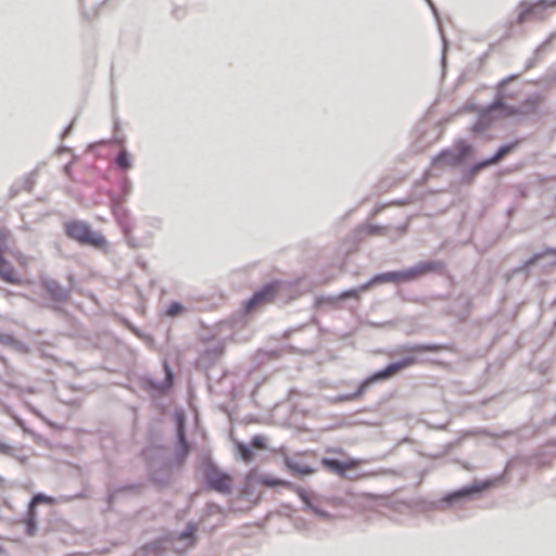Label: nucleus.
<instances>
[{
    "instance_id": "4",
    "label": "nucleus",
    "mask_w": 556,
    "mask_h": 556,
    "mask_svg": "<svg viewBox=\"0 0 556 556\" xmlns=\"http://www.w3.org/2000/svg\"><path fill=\"white\" fill-rule=\"evenodd\" d=\"M231 476L216 468H208L206 471L207 486L222 494H230L232 491Z\"/></svg>"
},
{
    "instance_id": "10",
    "label": "nucleus",
    "mask_w": 556,
    "mask_h": 556,
    "mask_svg": "<svg viewBox=\"0 0 556 556\" xmlns=\"http://www.w3.org/2000/svg\"><path fill=\"white\" fill-rule=\"evenodd\" d=\"M45 287L52 296V299L56 301H63L67 298L68 292L65 288L59 285L55 280H47L45 281Z\"/></svg>"
},
{
    "instance_id": "19",
    "label": "nucleus",
    "mask_w": 556,
    "mask_h": 556,
    "mask_svg": "<svg viewBox=\"0 0 556 556\" xmlns=\"http://www.w3.org/2000/svg\"><path fill=\"white\" fill-rule=\"evenodd\" d=\"M0 343L3 345H10L14 346L18 350L24 349V344L16 340L12 334L10 333H0Z\"/></svg>"
},
{
    "instance_id": "35",
    "label": "nucleus",
    "mask_w": 556,
    "mask_h": 556,
    "mask_svg": "<svg viewBox=\"0 0 556 556\" xmlns=\"http://www.w3.org/2000/svg\"><path fill=\"white\" fill-rule=\"evenodd\" d=\"M377 230H378V227H375V226H370V227H368V232H370V233H374V232H376Z\"/></svg>"
},
{
    "instance_id": "8",
    "label": "nucleus",
    "mask_w": 556,
    "mask_h": 556,
    "mask_svg": "<svg viewBox=\"0 0 556 556\" xmlns=\"http://www.w3.org/2000/svg\"><path fill=\"white\" fill-rule=\"evenodd\" d=\"M435 268H437V264L435 263H431V262L418 263V264L414 265L413 267L407 268V269L404 270L405 281L414 280L417 277H419L420 275H422L425 273L432 271Z\"/></svg>"
},
{
    "instance_id": "28",
    "label": "nucleus",
    "mask_w": 556,
    "mask_h": 556,
    "mask_svg": "<svg viewBox=\"0 0 556 556\" xmlns=\"http://www.w3.org/2000/svg\"><path fill=\"white\" fill-rule=\"evenodd\" d=\"M533 10H534V9H533V8H531L529 4H522V5H521V11H520V13H519V15H518V21H519V22H522V21L526 18V16H527L528 14H530Z\"/></svg>"
},
{
    "instance_id": "22",
    "label": "nucleus",
    "mask_w": 556,
    "mask_h": 556,
    "mask_svg": "<svg viewBox=\"0 0 556 556\" xmlns=\"http://www.w3.org/2000/svg\"><path fill=\"white\" fill-rule=\"evenodd\" d=\"M185 307L179 302H172L165 309L168 317H174L184 312Z\"/></svg>"
},
{
    "instance_id": "31",
    "label": "nucleus",
    "mask_w": 556,
    "mask_h": 556,
    "mask_svg": "<svg viewBox=\"0 0 556 556\" xmlns=\"http://www.w3.org/2000/svg\"><path fill=\"white\" fill-rule=\"evenodd\" d=\"M252 445L254 447H263L264 445V438L262 435H255L252 439Z\"/></svg>"
},
{
    "instance_id": "26",
    "label": "nucleus",
    "mask_w": 556,
    "mask_h": 556,
    "mask_svg": "<svg viewBox=\"0 0 556 556\" xmlns=\"http://www.w3.org/2000/svg\"><path fill=\"white\" fill-rule=\"evenodd\" d=\"M289 467L294 473L301 475V476L309 475L314 471L312 468H309L307 466H300L296 464H290Z\"/></svg>"
},
{
    "instance_id": "16",
    "label": "nucleus",
    "mask_w": 556,
    "mask_h": 556,
    "mask_svg": "<svg viewBox=\"0 0 556 556\" xmlns=\"http://www.w3.org/2000/svg\"><path fill=\"white\" fill-rule=\"evenodd\" d=\"M380 282H392V273H382L374 276L371 279L362 285V289H368L371 285Z\"/></svg>"
},
{
    "instance_id": "37",
    "label": "nucleus",
    "mask_w": 556,
    "mask_h": 556,
    "mask_svg": "<svg viewBox=\"0 0 556 556\" xmlns=\"http://www.w3.org/2000/svg\"><path fill=\"white\" fill-rule=\"evenodd\" d=\"M252 479H253V475H252V473H250V475L247 477V480H248V481H250V480H252Z\"/></svg>"
},
{
    "instance_id": "23",
    "label": "nucleus",
    "mask_w": 556,
    "mask_h": 556,
    "mask_svg": "<svg viewBox=\"0 0 556 556\" xmlns=\"http://www.w3.org/2000/svg\"><path fill=\"white\" fill-rule=\"evenodd\" d=\"M164 368H165V381L162 384L154 386L159 390H165V389L170 388L172 382H173V372H172L170 368L167 365H165Z\"/></svg>"
},
{
    "instance_id": "30",
    "label": "nucleus",
    "mask_w": 556,
    "mask_h": 556,
    "mask_svg": "<svg viewBox=\"0 0 556 556\" xmlns=\"http://www.w3.org/2000/svg\"><path fill=\"white\" fill-rule=\"evenodd\" d=\"M391 273H392V282L405 281L404 270L391 271Z\"/></svg>"
},
{
    "instance_id": "17",
    "label": "nucleus",
    "mask_w": 556,
    "mask_h": 556,
    "mask_svg": "<svg viewBox=\"0 0 556 556\" xmlns=\"http://www.w3.org/2000/svg\"><path fill=\"white\" fill-rule=\"evenodd\" d=\"M258 482L264 484V485H267V486H277V485H287V486H292L291 483L289 482H286L281 479H278V478H275L273 476H269V475H266V476H262L258 478Z\"/></svg>"
},
{
    "instance_id": "27",
    "label": "nucleus",
    "mask_w": 556,
    "mask_h": 556,
    "mask_svg": "<svg viewBox=\"0 0 556 556\" xmlns=\"http://www.w3.org/2000/svg\"><path fill=\"white\" fill-rule=\"evenodd\" d=\"M0 453L3 455H7V456L18 458L15 455L13 448L8 443L1 442V441H0Z\"/></svg>"
},
{
    "instance_id": "33",
    "label": "nucleus",
    "mask_w": 556,
    "mask_h": 556,
    "mask_svg": "<svg viewBox=\"0 0 556 556\" xmlns=\"http://www.w3.org/2000/svg\"><path fill=\"white\" fill-rule=\"evenodd\" d=\"M426 1H427V2H428V4L430 5V8H431V10H432V12H433V14H434V16L437 17V16H438V15H437V9L434 8V5H433L432 1H431V0H426Z\"/></svg>"
},
{
    "instance_id": "13",
    "label": "nucleus",
    "mask_w": 556,
    "mask_h": 556,
    "mask_svg": "<svg viewBox=\"0 0 556 556\" xmlns=\"http://www.w3.org/2000/svg\"><path fill=\"white\" fill-rule=\"evenodd\" d=\"M321 462H323V465L327 469H329V470H331V471H333V472H336V473H338L340 476H343L345 473V470L348 468L352 467L351 464H345V463H342L340 460L331 459V458H323Z\"/></svg>"
},
{
    "instance_id": "21",
    "label": "nucleus",
    "mask_w": 556,
    "mask_h": 556,
    "mask_svg": "<svg viewBox=\"0 0 556 556\" xmlns=\"http://www.w3.org/2000/svg\"><path fill=\"white\" fill-rule=\"evenodd\" d=\"M117 164L121 168L127 169L131 165V159L128 152L121 151L117 155Z\"/></svg>"
},
{
    "instance_id": "1",
    "label": "nucleus",
    "mask_w": 556,
    "mask_h": 556,
    "mask_svg": "<svg viewBox=\"0 0 556 556\" xmlns=\"http://www.w3.org/2000/svg\"><path fill=\"white\" fill-rule=\"evenodd\" d=\"M66 233L80 243L92 247H103L105 244L104 237L93 231L90 226L83 222H71L66 225Z\"/></svg>"
},
{
    "instance_id": "20",
    "label": "nucleus",
    "mask_w": 556,
    "mask_h": 556,
    "mask_svg": "<svg viewBox=\"0 0 556 556\" xmlns=\"http://www.w3.org/2000/svg\"><path fill=\"white\" fill-rule=\"evenodd\" d=\"M237 453L244 460L250 462L252 458V450L249 445L244 443H237Z\"/></svg>"
},
{
    "instance_id": "6",
    "label": "nucleus",
    "mask_w": 556,
    "mask_h": 556,
    "mask_svg": "<svg viewBox=\"0 0 556 556\" xmlns=\"http://www.w3.org/2000/svg\"><path fill=\"white\" fill-rule=\"evenodd\" d=\"M498 110L505 111V114H507V115L520 113L518 110H515L511 108H509V109L505 108L502 105V103L500 101H496V102L492 103L485 112H483L479 115L477 122L472 125V130L475 132L483 130L488 126L491 116Z\"/></svg>"
},
{
    "instance_id": "29",
    "label": "nucleus",
    "mask_w": 556,
    "mask_h": 556,
    "mask_svg": "<svg viewBox=\"0 0 556 556\" xmlns=\"http://www.w3.org/2000/svg\"><path fill=\"white\" fill-rule=\"evenodd\" d=\"M5 247H7V233L4 230L0 229V255H2Z\"/></svg>"
},
{
    "instance_id": "32",
    "label": "nucleus",
    "mask_w": 556,
    "mask_h": 556,
    "mask_svg": "<svg viewBox=\"0 0 556 556\" xmlns=\"http://www.w3.org/2000/svg\"><path fill=\"white\" fill-rule=\"evenodd\" d=\"M541 4H542V5H545V7H554V5H556V1L548 2V1H546V0H543V1L541 2Z\"/></svg>"
},
{
    "instance_id": "24",
    "label": "nucleus",
    "mask_w": 556,
    "mask_h": 556,
    "mask_svg": "<svg viewBox=\"0 0 556 556\" xmlns=\"http://www.w3.org/2000/svg\"><path fill=\"white\" fill-rule=\"evenodd\" d=\"M38 503H54V500L50 496H47L42 493H37L30 501L29 507L34 508V506Z\"/></svg>"
},
{
    "instance_id": "15",
    "label": "nucleus",
    "mask_w": 556,
    "mask_h": 556,
    "mask_svg": "<svg viewBox=\"0 0 556 556\" xmlns=\"http://www.w3.org/2000/svg\"><path fill=\"white\" fill-rule=\"evenodd\" d=\"M26 532L29 535H34L37 530V518H36V511L34 508L29 507L26 519Z\"/></svg>"
},
{
    "instance_id": "9",
    "label": "nucleus",
    "mask_w": 556,
    "mask_h": 556,
    "mask_svg": "<svg viewBox=\"0 0 556 556\" xmlns=\"http://www.w3.org/2000/svg\"><path fill=\"white\" fill-rule=\"evenodd\" d=\"M295 491H296L299 497L304 503L306 509L311 510L314 515H316L317 517H319L321 519L330 518V515L327 511L319 509L318 507L313 505V503L311 502L309 495L307 494V492L304 489L295 488Z\"/></svg>"
},
{
    "instance_id": "25",
    "label": "nucleus",
    "mask_w": 556,
    "mask_h": 556,
    "mask_svg": "<svg viewBox=\"0 0 556 556\" xmlns=\"http://www.w3.org/2000/svg\"><path fill=\"white\" fill-rule=\"evenodd\" d=\"M366 290L367 289H362V285H359L356 288H352V289H349V290H345V291L341 292L339 298L340 299L357 298L361 292L366 291Z\"/></svg>"
},
{
    "instance_id": "5",
    "label": "nucleus",
    "mask_w": 556,
    "mask_h": 556,
    "mask_svg": "<svg viewBox=\"0 0 556 556\" xmlns=\"http://www.w3.org/2000/svg\"><path fill=\"white\" fill-rule=\"evenodd\" d=\"M197 526L193 522H189L187 528L173 538L169 542L173 549H176L179 555L186 554L194 547L197 539L194 536Z\"/></svg>"
},
{
    "instance_id": "18",
    "label": "nucleus",
    "mask_w": 556,
    "mask_h": 556,
    "mask_svg": "<svg viewBox=\"0 0 556 556\" xmlns=\"http://www.w3.org/2000/svg\"><path fill=\"white\" fill-rule=\"evenodd\" d=\"M176 421H177V437L184 448L187 446V441L185 438V429H184V416L182 413H176Z\"/></svg>"
},
{
    "instance_id": "3",
    "label": "nucleus",
    "mask_w": 556,
    "mask_h": 556,
    "mask_svg": "<svg viewBox=\"0 0 556 556\" xmlns=\"http://www.w3.org/2000/svg\"><path fill=\"white\" fill-rule=\"evenodd\" d=\"M471 152V147L465 140H457L453 149L442 151L432 162L441 166H453L464 162Z\"/></svg>"
},
{
    "instance_id": "11",
    "label": "nucleus",
    "mask_w": 556,
    "mask_h": 556,
    "mask_svg": "<svg viewBox=\"0 0 556 556\" xmlns=\"http://www.w3.org/2000/svg\"><path fill=\"white\" fill-rule=\"evenodd\" d=\"M0 277L10 283H17L20 279L15 276L12 265L0 255Z\"/></svg>"
},
{
    "instance_id": "36",
    "label": "nucleus",
    "mask_w": 556,
    "mask_h": 556,
    "mask_svg": "<svg viewBox=\"0 0 556 556\" xmlns=\"http://www.w3.org/2000/svg\"><path fill=\"white\" fill-rule=\"evenodd\" d=\"M511 77L505 78L501 81V86L505 85L508 80H510Z\"/></svg>"
},
{
    "instance_id": "34",
    "label": "nucleus",
    "mask_w": 556,
    "mask_h": 556,
    "mask_svg": "<svg viewBox=\"0 0 556 556\" xmlns=\"http://www.w3.org/2000/svg\"><path fill=\"white\" fill-rule=\"evenodd\" d=\"M412 350L413 351H424V350H432V348H424V346L418 345V346H414Z\"/></svg>"
},
{
    "instance_id": "2",
    "label": "nucleus",
    "mask_w": 556,
    "mask_h": 556,
    "mask_svg": "<svg viewBox=\"0 0 556 556\" xmlns=\"http://www.w3.org/2000/svg\"><path fill=\"white\" fill-rule=\"evenodd\" d=\"M413 363H414L413 357H405L399 362L390 363L384 368H382L378 371H375L371 376H369L367 379H365L361 383L359 388L357 389V391L355 393H353L352 395L344 396V399L350 400V399H355V397L361 396L366 391V389L368 388V386L370 383L380 381V380H384V379L391 377L392 375H394L397 370H400L406 366H409Z\"/></svg>"
},
{
    "instance_id": "12",
    "label": "nucleus",
    "mask_w": 556,
    "mask_h": 556,
    "mask_svg": "<svg viewBox=\"0 0 556 556\" xmlns=\"http://www.w3.org/2000/svg\"><path fill=\"white\" fill-rule=\"evenodd\" d=\"M511 149V144L502 146L491 157L481 161L475 166V169L478 170L482 167L496 163L501 160L509 150Z\"/></svg>"
},
{
    "instance_id": "7",
    "label": "nucleus",
    "mask_w": 556,
    "mask_h": 556,
    "mask_svg": "<svg viewBox=\"0 0 556 556\" xmlns=\"http://www.w3.org/2000/svg\"><path fill=\"white\" fill-rule=\"evenodd\" d=\"M277 285L276 283H269L255 292L249 300L244 303V309L247 312L253 309L256 305L264 302L268 298L273 296L276 291Z\"/></svg>"
},
{
    "instance_id": "14",
    "label": "nucleus",
    "mask_w": 556,
    "mask_h": 556,
    "mask_svg": "<svg viewBox=\"0 0 556 556\" xmlns=\"http://www.w3.org/2000/svg\"><path fill=\"white\" fill-rule=\"evenodd\" d=\"M488 485L489 483H484L483 485H472L470 488H465L454 493L447 494L444 500L450 503L456 498L465 497L473 492H478Z\"/></svg>"
}]
</instances>
